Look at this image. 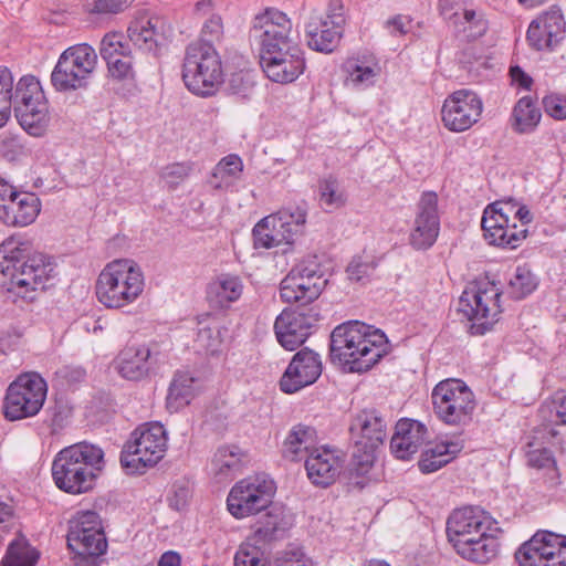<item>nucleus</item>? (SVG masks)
<instances>
[{
  "instance_id": "1",
  "label": "nucleus",
  "mask_w": 566,
  "mask_h": 566,
  "mask_svg": "<svg viewBox=\"0 0 566 566\" xmlns=\"http://www.w3.org/2000/svg\"><path fill=\"white\" fill-rule=\"evenodd\" d=\"M388 352L385 333L358 321L338 325L331 334L332 359L350 373L369 370Z\"/></svg>"
},
{
  "instance_id": "2",
  "label": "nucleus",
  "mask_w": 566,
  "mask_h": 566,
  "mask_svg": "<svg viewBox=\"0 0 566 566\" xmlns=\"http://www.w3.org/2000/svg\"><path fill=\"white\" fill-rule=\"evenodd\" d=\"M29 247L20 239L9 238L0 244V273L8 280V291L28 297L29 293L52 286L56 279L51 258L28 255Z\"/></svg>"
},
{
  "instance_id": "3",
  "label": "nucleus",
  "mask_w": 566,
  "mask_h": 566,
  "mask_svg": "<svg viewBox=\"0 0 566 566\" xmlns=\"http://www.w3.org/2000/svg\"><path fill=\"white\" fill-rule=\"evenodd\" d=\"M104 468L103 449L93 443L78 442L56 453L51 473L59 490L77 495L93 490Z\"/></svg>"
},
{
  "instance_id": "4",
  "label": "nucleus",
  "mask_w": 566,
  "mask_h": 566,
  "mask_svg": "<svg viewBox=\"0 0 566 566\" xmlns=\"http://www.w3.org/2000/svg\"><path fill=\"white\" fill-rule=\"evenodd\" d=\"M145 286L144 272L134 260L116 259L99 272L95 293L106 308L123 310L142 297Z\"/></svg>"
},
{
  "instance_id": "5",
  "label": "nucleus",
  "mask_w": 566,
  "mask_h": 566,
  "mask_svg": "<svg viewBox=\"0 0 566 566\" xmlns=\"http://www.w3.org/2000/svg\"><path fill=\"white\" fill-rule=\"evenodd\" d=\"M533 221L530 209L514 199L497 200L483 211L481 227L485 240L495 247L516 249L526 239Z\"/></svg>"
},
{
  "instance_id": "6",
  "label": "nucleus",
  "mask_w": 566,
  "mask_h": 566,
  "mask_svg": "<svg viewBox=\"0 0 566 566\" xmlns=\"http://www.w3.org/2000/svg\"><path fill=\"white\" fill-rule=\"evenodd\" d=\"M182 81L195 95H213L223 83V70L219 53L212 44L190 43L185 53Z\"/></svg>"
},
{
  "instance_id": "7",
  "label": "nucleus",
  "mask_w": 566,
  "mask_h": 566,
  "mask_svg": "<svg viewBox=\"0 0 566 566\" xmlns=\"http://www.w3.org/2000/svg\"><path fill=\"white\" fill-rule=\"evenodd\" d=\"M349 431L354 444L352 471L358 476L365 475L387 437V422L378 411L363 410L353 418Z\"/></svg>"
},
{
  "instance_id": "8",
  "label": "nucleus",
  "mask_w": 566,
  "mask_h": 566,
  "mask_svg": "<svg viewBox=\"0 0 566 566\" xmlns=\"http://www.w3.org/2000/svg\"><path fill=\"white\" fill-rule=\"evenodd\" d=\"M500 289L486 277L469 282L462 291V314L470 322L469 333L482 336L490 332L499 319Z\"/></svg>"
},
{
  "instance_id": "9",
  "label": "nucleus",
  "mask_w": 566,
  "mask_h": 566,
  "mask_svg": "<svg viewBox=\"0 0 566 566\" xmlns=\"http://www.w3.org/2000/svg\"><path fill=\"white\" fill-rule=\"evenodd\" d=\"M167 440V432L160 422L139 426L122 451V465L135 473L157 464L165 455Z\"/></svg>"
},
{
  "instance_id": "10",
  "label": "nucleus",
  "mask_w": 566,
  "mask_h": 566,
  "mask_svg": "<svg viewBox=\"0 0 566 566\" xmlns=\"http://www.w3.org/2000/svg\"><path fill=\"white\" fill-rule=\"evenodd\" d=\"M97 64L93 46L80 43L67 48L59 57L51 74L52 85L59 92L86 88Z\"/></svg>"
},
{
  "instance_id": "11",
  "label": "nucleus",
  "mask_w": 566,
  "mask_h": 566,
  "mask_svg": "<svg viewBox=\"0 0 566 566\" xmlns=\"http://www.w3.org/2000/svg\"><path fill=\"white\" fill-rule=\"evenodd\" d=\"M328 280L316 256L296 263L280 283L284 303L306 305L319 297Z\"/></svg>"
},
{
  "instance_id": "12",
  "label": "nucleus",
  "mask_w": 566,
  "mask_h": 566,
  "mask_svg": "<svg viewBox=\"0 0 566 566\" xmlns=\"http://www.w3.org/2000/svg\"><path fill=\"white\" fill-rule=\"evenodd\" d=\"M46 382L35 374L19 376L7 389L3 412L11 421L35 416L46 398Z\"/></svg>"
},
{
  "instance_id": "13",
  "label": "nucleus",
  "mask_w": 566,
  "mask_h": 566,
  "mask_svg": "<svg viewBox=\"0 0 566 566\" xmlns=\"http://www.w3.org/2000/svg\"><path fill=\"white\" fill-rule=\"evenodd\" d=\"M274 493L275 484L265 475L245 478L230 490L227 499L228 511L238 520L255 515L269 507Z\"/></svg>"
},
{
  "instance_id": "14",
  "label": "nucleus",
  "mask_w": 566,
  "mask_h": 566,
  "mask_svg": "<svg viewBox=\"0 0 566 566\" xmlns=\"http://www.w3.org/2000/svg\"><path fill=\"white\" fill-rule=\"evenodd\" d=\"M518 566H566V535L538 531L515 551Z\"/></svg>"
},
{
  "instance_id": "15",
  "label": "nucleus",
  "mask_w": 566,
  "mask_h": 566,
  "mask_svg": "<svg viewBox=\"0 0 566 566\" xmlns=\"http://www.w3.org/2000/svg\"><path fill=\"white\" fill-rule=\"evenodd\" d=\"M69 524L67 546L76 555L98 557L106 552L107 541L96 512H78Z\"/></svg>"
},
{
  "instance_id": "16",
  "label": "nucleus",
  "mask_w": 566,
  "mask_h": 566,
  "mask_svg": "<svg viewBox=\"0 0 566 566\" xmlns=\"http://www.w3.org/2000/svg\"><path fill=\"white\" fill-rule=\"evenodd\" d=\"M292 32V22L284 12L268 9L255 17L251 36L260 46V54H264L297 44Z\"/></svg>"
},
{
  "instance_id": "17",
  "label": "nucleus",
  "mask_w": 566,
  "mask_h": 566,
  "mask_svg": "<svg viewBox=\"0 0 566 566\" xmlns=\"http://www.w3.org/2000/svg\"><path fill=\"white\" fill-rule=\"evenodd\" d=\"M41 211V201L33 192L18 190L0 177V221L10 227H27Z\"/></svg>"
},
{
  "instance_id": "18",
  "label": "nucleus",
  "mask_w": 566,
  "mask_h": 566,
  "mask_svg": "<svg viewBox=\"0 0 566 566\" xmlns=\"http://www.w3.org/2000/svg\"><path fill=\"white\" fill-rule=\"evenodd\" d=\"M260 64L266 77L280 84L296 81L306 69L305 54L298 43L260 54Z\"/></svg>"
},
{
  "instance_id": "19",
  "label": "nucleus",
  "mask_w": 566,
  "mask_h": 566,
  "mask_svg": "<svg viewBox=\"0 0 566 566\" xmlns=\"http://www.w3.org/2000/svg\"><path fill=\"white\" fill-rule=\"evenodd\" d=\"M317 322L318 313L314 308L283 310L274 322L276 339L285 349L295 350L313 333Z\"/></svg>"
},
{
  "instance_id": "20",
  "label": "nucleus",
  "mask_w": 566,
  "mask_h": 566,
  "mask_svg": "<svg viewBox=\"0 0 566 566\" xmlns=\"http://www.w3.org/2000/svg\"><path fill=\"white\" fill-rule=\"evenodd\" d=\"M164 361L157 344H133L124 347L115 360L118 374L128 380L147 377Z\"/></svg>"
},
{
  "instance_id": "21",
  "label": "nucleus",
  "mask_w": 566,
  "mask_h": 566,
  "mask_svg": "<svg viewBox=\"0 0 566 566\" xmlns=\"http://www.w3.org/2000/svg\"><path fill=\"white\" fill-rule=\"evenodd\" d=\"M321 356L312 349L304 348L291 359L280 379V388L285 394H294L313 385L322 374Z\"/></svg>"
},
{
  "instance_id": "22",
  "label": "nucleus",
  "mask_w": 566,
  "mask_h": 566,
  "mask_svg": "<svg viewBox=\"0 0 566 566\" xmlns=\"http://www.w3.org/2000/svg\"><path fill=\"white\" fill-rule=\"evenodd\" d=\"M440 230L438 196L433 191L421 195L409 242L417 250H427L436 242Z\"/></svg>"
},
{
  "instance_id": "23",
  "label": "nucleus",
  "mask_w": 566,
  "mask_h": 566,
  "mask_svg": "<svg viewBox=\"0 0 566 566\" xmlns=\"http://www.w3.org/2000/svg\"><path fill=\"white\" fill-rule=\"evenodd\" d=\"M344 23L345 19L339 12L312 14L305 27L308 46L318 52H332L342 38Z\"/></svg>"
},
{
  "instance_id": "24",
  "label": "nucleus",
  "mask_w": 566,
  "mask_h": 566,
  "mask_svg": "<svg viewBox=\"0 0 566 566\" xmlns=\"http://www.w3.org/2000/svg\"><path fill=\"white\" fill-rule=\"evenodd\" d=\"M429 439L427 427L413 419H401L396 424L390 440V450L397 459L408 460L417 453Z\"/></svg>"
},
{
  "instance_id": "25",
  "label": "nucleus",
  "mask_w": 566,
  "mask_h": 566,
  "mask_svg": "<svg viewBox=\"0 0 566 566\" xmlns=\"http://www.w3.org/2000/svg\"><path fill=\"white\" fill-rule=\"evenodd\" d=\"M565 31L564 17L558 9H551L533 20L526 39L532 48L542 51L558 43Z\"/></svg>"
},
{
  "instance_id": "26",
  "label": "nucleus",
  "mask_w": 566,
  "mask_h": 566,
  "mask_svg": "<svg viewBox=\"0 0 566 566\" xmlns=\"http://www.w3.org/2000/svg\"><path fill=\"white\" fill-rule=\"evenodd\" d=\"M342 70L345 74V85L357 91L374 86L381 74L378 59L369 52L346 59Z\"/></svg>"
},
{
  "instance_id": "27",
  "label": "nucleus",
  "mask_w": 566,
  "mask_h": 566,
  "mask_svg": "<svg viewBox=\"0 0 566 566\" xmlns=\"http://www.w3.org/2000/svg\"><path fill=\"white\" fill-rule=\"evenodd\" d=\"M305 469L314 484L328 486L342 470V459L336 450L318 447L305 459Z\"/></svg>"
},
{
  "instance_id": "28",
  "label": "nucleus",
  "mask_w": 566,
  "mask_h": 566,
  "mask_svg": "<svg viewBox=\"0 0 566 566\" xmlns=\"http://www.w3.org/2000/svg\"><path fill=\"white\" fill-rule=\"evenodd\" d=\"M433 412L443 423L457 426L460 422V380L448 378L436 385L431 394Z\"/></svg>"
},
{
  "instance_id": "29",
  "label": "nucleus",
  "mask_w": 566,
  "mask_h": 566,
  "mask_svg": "<svg viewBox=\"0 0 566 566\" xmlns=\"http://www.w3.org/2000/svg\"><path fill=\"white\" fill-rule=\"evenodd\" d=\"M14 115L20 126L32 136H42L50 122L48 101L14 105Z\"/></svg>"
},
{
  "instance_id": "30",
  "label": "nucleus",
  "mask_w": 566,
  "mask_h": 566,
  "mask_svg": "<svg viewBox=\"0 0 566 566\" xmlns=\"http://www.w3.org/2000/svg\"><path fill=\"white\" fill-rule=\"evenodd\" d=\"M244 292L242 279L234 274H220L209 285L207 296L219 307H228L239 301Z\"/></svg>"
},
{
  "instance_id": "31",
  "label": "nucleus",
  "mask_w": 566,
  "mask_h": 566,
  "mask_svg": "<svg viewBox=\"0 0 566 566\" xmlns=\"http://www.w3.org/2000/svg\"><path fill=\"white\" fill-rule=\"evenodd\" d=\"M200 385V380L189 371H177L169 386L167 408L175 412L189 405L199 391Z\"/></svg>"
},
{
  "instance_id": "32",
  "label": "nucleus",
  "mask_w": 566,
  "mask_h": 566,
  "mask_svg": "<svg viewBox=\"0 0 566 566\" xmlns=\"http://www.w3.org/2000/svg\"><path fill=\"white\" fill-rule=\"evenodd\" d=\"M316 440L317 436L314 428L298 423L290 430L284 441L283 454L291 461L307 458L312 450L317 449L315 447Z\"/></svg>"
},
{
  "instance_id": "33",
  "label": "nucleus",
  "mask_w": 566,
  "mask_h": 566,
  "mask_svg": "<svg viewBox=\"0 0 566 566\" xmlns=\"http://www.w3.org/2000/svg\"><path fill=\"white\" fill-rule=\"evenodd\" d=\"M159 20L142 17L130 22L127 33L130 42L144 52H155L163 34L159 31Z\"/></svg>"
},
{
  "instance_id": "34",
  "label": "nucleus",
  "mask_w": 566,
  "mask_h": 566,
  "mask_svg": "<svg viewBox=\"0 0 566 566\" xmlns=\"http://www.w3.org/2000/svg\"><path fill=\"white\" fill-rule=\"evenodd\" d=\"M243 452L237 446H222L217 449L210 462V473L218 481L232 479L243 463Z\"/></svg>"
},
{
  "instance_id": "35",
  "label": "nucleus",
  "mask_w": 566,
  "mask_h": 566,
  "mask_svg": "<svg viewBox=\"0 0 566 566\" xmlns=\"http://www.w3.org/2000/svg\"><path fill=\"white\" fill-rule=\"evenodd\" d=\"M495 533L468 536V538L462 539V558L482 565L493 560L497 556L500 547Z\"/></svg>"
},
{
  "instance_id": "36",
  "label": "nucleus",
  "mask_w": 566,
  "mask_h": 566,
  "mask_svg": "<svg viewBox=\"0 0 566 566\" xmlns=\"http://www.w3.org/2000/svg\"><path fill=\"white\" fill-rule=\"evenodd\" d=\"M243 161L234 154L223 157L214 167L210 178V186L218 190H230L241 179Z\"/></svg>"
},
{
  "instance_id": "37",
  "label": "nucleus",
  "mask_w": 566,
  "mask_h": 566,
  "mask_svg": "<svg viewBox=\"0 0 566 566\" xmlns=\"http://www.w3.org/2000/svg\"><path fill=\"white\" fill-rule=\"evenodd\" d=\"M497 523L479 506H462V539L497 532Z\"/></svg>"
},
{
  "instance_id": "38",
  "label": "nucleus",
  "mask_w": 566,
  "mask_h": 566,
  "mask_svg": "<svg viewBox=\"0 0 566 566\" xmlns=\"http://www.w3.org/2000/svg\"><path fill=\"white\" fill-rule=\"evenodd\" d=\"M534 447V441L528 442L530 450L526 453L527 464L533 469L543 471L549 488L557 486L560 483V473L553 452L547 448Z\"/></svg>"
},
{
  "instance_id": "39",
  "label": "nucleus",
  "mask_w": 566,
  "mask_h": 566,
  "mask_svg": "<svg viewBox=\"0 0 566 566\" xmlns=\"http://www.w3.org/2000/svg\"><path fill=\"white\" fill-rule=\"evenodd\" d=\"M274 214L279 227L282 228L289 241V245L294 244L305 233L307 221V209L305 206L286 207Z\"/></svg>"
},
{
  "instance_id": "40",
  "label": "nucleus",
  "mask_w": 566,
  "mask_h": 566,
  "mask_svg": "<svg viewBox=\"0 0 566 566\" xmlns=\"http://www.w3.org/2000/svg\"><path fill=\"white\" fill-rule=\"evenodd\" d=\"M254 245L256 248L272 249L281 245H289V241L279 227L274 213L264 217L253 228Z\"/></svg>"
},
{
  "instance_id": "41",
  "label": "nucleus",
  "mask_w": 566,
  "mask_h": 566,
  "mask_svg": "<svg viewBox=\"0 0 566 566\" xmlns=\"http://www.w3.org/2000/svg\"><path fill=\"white\" fill-rule=\"evenodd\" d=\"M542 114L534 101L524 96L518 99L512 112V127L518 134L532 133L539 124Z\"/></svg>"
},
{
  "instance_id": "42",
  "label": "nucleus",
  "mask_w": 566,
  "mask_h": 566,
  "mask_svg": "<svg viewBox=\"0 0 566 566\" xmlns=\"http://www.w3.org/2000/svg\"><path fill=\"white\" fill-rule=\"evenodd\" d=\"M197 337L195 339L196 347L206 354H217L222 345V334L219 323L207 316L198 323Z\"/></svg>"
},
{
  "instance_id": "43",
  "label": "nucleus",
  "mask_w": 566,
  "mask_h": 566,
  "mask_svg": "<svg viewBox=\"0 0 566 566\" xmlns=\"http://www.w3.org/2000/svg\"><path fill=\"white\" fill-rule=\"evenodd\" d=\"M538 285L537 276L527 265H517L507 283V294L515 300H522L532 294Z\"/></svg>"
},
{
  "instance_id": "44",
  "label": "nucleus",
  "mask_w": 566,
  "mask_h": 566,
  "mask_svg": "<svg viewBox=\"0 0 566 566\" xmlns=\"http://www.w3.org/2000/svg\"><path fill=\"white\" fill-rule=\"evenodd\" d=\"M39 553L24 538L12 541L1 560L2 566H35Z\"/></svg>"
},
{
  "instance_id": "45",
  "label": "nucleus",
  "mask_w": 566,
  "mask_h": 566,
  "mask_svg": "<svg viewBox=\"0 0 566 566\" xmlns=\"http://www.w3.org/2000/svg\"><path fill=\"white\" fill-rule=\"evenodd\" d=\"M455 448L454 443H439L424 450L419 461V469L423 473L439 470L454 457Z\"/></svg>"
},
{
  "instance_id": "46",
  "label": "nucleus",
  "mask_w": 566,
  "mask_h": 566,
  "mask_svg": "<svg viewBox=\"0 0 566 566\" xmlns=\"http://www.w3.org/2000/svg\"><path fill=\"white\" fill-rule=\"evenodd\" d=\"M234 566H266L269 554L266 548L245 538L238 547L234 558Z\"/></svg>"
},
{
  "instance_id": "47",
  "label": "nucleus",
  "mask_w": 566,
  "mask_h": 566,
  "mask_svg": "<svg viewBox=\"0 0 566 566\" xmlns=\"http://www.w3.org/2000/svg\"><path fill=\"white\" fill-rule=\"evenodd\" d=\"M281 522V513L271 511L258 523L259 525L248 538L266 548L270 543L277 539L282 531Z\"/></svg>"
},
{
  "instance_id": "48",
  "label": "nucleus",
  "mask_w": 566,
  "mask_h": 566,
  "mask_svg": "<svg viewBox=\"0 0 566 566\" xmlns=\"http://www.w3.org/2000/svg\"><path fill=\"white\" fill-rule=\"evenodd\" d=\"M46 99L40 81L33 75L22 76L15 86L12 103L14 105L30 104Z\"/></svg>"
},
{
  "instance_id": "49",
  "label": "nucleus",
  "mask_w": 566,
  "mask_h": 566,
  "mask_svg": "<svg viewBox=\"0 0 566 566\" xmlns=\"http://www.w3.org/2000/svg\"><path fill=\"white\" fill-rule=\"evenodd\" d=\"M489 29V21L482 10L465 8L462 13V38L468 42L483 36Z\"/></svg>"
},
{
  "instance_id": "50",
  "label": "nucleus",
  "mask_w": 566,
  "mask_h": 566,
  "mask_svg": "<svg viewBox=\"0 0 566 566\" xmlns=\"http://www.w3.org/2000/svg\"><path fill=\"white\" fill-rule=\"evenodd\" d=\"M319 201L329 209H337L345 205L346 196L337 179L327 177L319 181Z\"/></svg>"
},
{
  "instance_id": "51",
  "label": "nucleus",
  "mask_w": 566,
  "mask_h": 566,
  "mask_svg": "<svg viewBox=\"0 0 566 566\" xmlns=\"http://www.w3.org/2000/svg\"><path fill=\"white\" fill-rule=\"evenodd\" d=\"M132 53L130 46L120 32H108L101 40L99 54L104 61Z\"/></svg>"
},
{
  "instance_id": "52",
  "label": "nucleus",
  "mask_w": 566,
  "mask_h": 566,
  "mask_svg": "<svg viewBox=\"0 0 566 566\" xmlns=\"http://www.w3.org/2000/svg\"><path fill=\"white\" fill-rule=\"evenodd\" d=\"M483 103L474 92L462 90V130L469 129L479 122Z\"/></svg>"
},
{
  "instance_id": "53",
  "label": "nucleus",
  "mask_w": 566,
  "mask_h": 566,
  "mask_svg": "<svg viewBox=\"0 0 566 566\" xmlns=\"http://www.w3.org/2000/svg\"><path fill=\"white\" fill-rule=\"evenodd\" d=\"M84 8L94 14H118L128 9L134 0H83Z\"/></svg>"
},
{
  "instance_id": "54",
  "label": "nucleus",
  "mask_w": 566,
  "mask_h": 566,
  "mask_svg": "<svg viewBox=\"0 0 566 566\" xmlns=\"http://www.w3.org/2000/svg\"><path fill=\"white\" fill-rule=\"evenodd\" d=\"M460 92H453L444 101L441 109V117L444 126L452 132H460Z\"/></svg>"
},
{
  "instance_id": "55",
  "label": "nucleus",
  "mask_w": 566,
  "mask_h": 566,
  "mask_svg": "<svg viewBox=\"0 0 566 566\" xmlns=\"http://www.w3.org/2000/svg\"><path fill=\"white\" fill-rule=\"evenodd\" d=\"M106 62L107 71L111 77L115 80H128L134 77V66L132 53L109 59Z\"/></svg>"
},
{
  "instance_id": "56",
  "label": "nucleus",
  "mask_w": 566,
  "mask_h": 566,
  "mask_svg": "<svg viewBox=\"0 0 566 566\" xmlns=\"http://www.w3.org/2000/svg\"><path fill=\"white\" fill-rule=\"evenodd\" d=\"M192 165L189 163H175L163 168L160 177L170 187L180 185L191 172Z\"/></svg>"
},
{
  "instance_id": "57",
  "label": "nucleus",
  "mask_w": 566,
  "mask_h": 566,
  "mask_svg": "<svg viewBox=\"0 0 566 566\" xmlns=\"http://www.w3.org/2000/svg\"><path fill=\"white\" fill-rule=\"evenodd\" d=\"M543 107L545 113L556 119H566V96L558 93H551L543 98Z\"/></svg>"
},
{
  "instance_id": "58",
  "label": "nucleus",
  "mask_w": 566,
  "mask_h": 566,
  "mask_svg": "<svg viewBox=\"0 0 566 566\" xmlns=\"http://www.w3.org/2000/svg\"><path fill=\"white\" fill-rule=\"evenodd\" d=\"M223 34L222 19L218 14H211L203 23L201 29V40L198 42L211 44L219 41Z\"/></svg>"
},
{
  "instance_id": "59",
  "label": "nucleus",
  "mask_w": 566,
  "mask_h": 566,
  "mask_svg": "<svg viewBox=\"0 0 566 566\" xmlns=\"http://www.w3.org/2000/svg\"><path fill=\"white\" fill-rule=\"evenodd\" d=\"M276 566H314L311 558L306 557L302 549L291 547L283 552Z\"/></svg>"
},
{
  "instance_id": "60",
  "label": "nucleus",
  "mask_w": 566,
  "mask_h": 566,
  "mask_svg": "<svg viewBox=\"0 0 566 566\" xmlns=\"http://www.w3.org/2000/svg\"><path fill=\"white\" fill-rule=\"evenodd\" d=\"M374 269L375 266L373 263L365 262L360 258H355L347 266V274L352 281L359 282L364 277L369 276Z\"/></svg>"
},
{
  "instance_id": "61",
  "label": "nucleus",
  "mask_w": 566,
  "mask_h": 566,
  "mask_svg": "<svg viewBox=\"0 0 566 566\" xmlns=\"http://www.w3.org/2000/svg\"><path fill=\"white\" fill-rule=\"evenodd\" d=\"M447 537L457 553H460V517L458 510H454L447 521Z\"/></svg>"
},
{
  "instance_id": "62",
  "label": "nucleus",
  "mask_w": 566,
  "mask_h": 566,
  "mask_svg": "<svg viewBox=\"0 0 566 566\" xmlns=\"http://www.w3.org/2000/svg\"><path fill=\"white\" fill-rule=\"evenodd\" d=\"M439 12L441 17L452 23L453 25H458L459 18L458 13L460 10V0H439Z\"/></svg>"
},
{
  "instance_id": "63",
  "label": "nucleus",
  "mask_w": 566,
  "mask_h": 566,
  "mask_svg": "<svg viewBox=\"0 0 566 566\" xmlns=\"http://www.w3.org/2000/svg\"><path fill=\"white\" fill-rule=\"evenodd\" d=\"M13 76L9 69L0 66V99L12 103Z\"/></svg>"
},
{
  "instance_id": "64",
  "label": "nucleus",
  "mask_w": 566,
  "mask_h": 566,
  "mask_svg": "<svg viewBox=\"0 0 566 566\" xmlns=\"http://www.w3.org/2000/svg\"><path fill=\"white\" fill-rule=\"evenodd\" d=\"M510 76L512 85L520 90L530 91L533 85V78L525 73L520 66H511Z\"/></svg>"
}]
</instances>
